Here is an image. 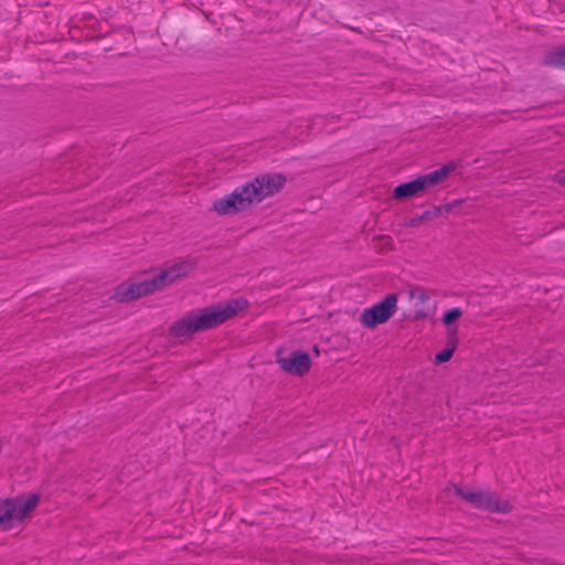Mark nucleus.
I'll use <instances>...</instances> for the list:
<instances>
[{
	"label": "nucleus",
	"instance_id": "1",
	"mask_svg": "<svg viewBox=\"0 0 565 565\" xmlns=\"http://www.w3.org/2000/svg\"><path fill=\"white\" fill-rule=\"evenodd\" d=\"M246 302L244 299H231L192 310L170 326L169 334L173 338H186L198 331L216 328L235 316Z\"/></svg>",
	"mask_w": 565,
	"mask_h": 565
},
{
	"label": "nucleus",
	"instance_id": "2",
	"mask_svg": "<svg viewBox=\"0 0 565 565\" xmlns=\"http://www.w3.org/2000/svg\"><path fill=\"white\" fill-rule=\"evenodd\" d=\"M455 169L456 164L449 162L439 169L422 174L409 182L401 183L395 186L393 198L396 200H404L420 196L440 184Z\"/></svg>",
	"mask_w": 565,
	"mask_h": 565
},
{
	"label": "nucleus",
	"instance_id": "3",
	"mask_svg": "<svg viewBox=\"0 0 565 565\" xmlns=\"http://www.w3.org/2000/svg\"><path fill=\"white\" fill-rule=\"evenodd\" d=\"M38 503L39 495L36 493L0 500V529L8 531L15 524H20Z\"/></svg>",
	"mask_w": 565,
	"mask_h": 565
},
{
	"label": "nucleus",
	"instance_id": "4",
	"mask_svg": "<svg viewBox=\"0 0 565 565\" xmlns=\"http://www.w3.org/2000/svg\"><path fill=\"white\" fill-rule=\"evenodd\" d=\"M455 493L471 507L490 513L507 514L512 511L509 501L500 499L489 490L473 491L467 487H455Z\"/></svg>",
	"mask_w": 565,
	"mask_h": 565
},
{
	"label": "nucleus",
	"instance_id": "5",
	"mask_svg": "<svg viewBox=\"0 0 565 565\" xmlns=\"http://www.w3.org/2000/svg\"><path fill=\"white\" fill-rule=\"evenodd\" d=\"M285 183L286 177L282 173H264L244 183V185L247 188L252 204H254L277 194Z\"/></svg>",
	"mask_w": 565,
	"mask_h": 565
},
{
	"label": "nucleus",
	"instance_id": "6",
	"mask_svg": "<svg viewBox=\"0 0 565 565\" xmlns=\"http://www.w3.org/2000/svg\"><path fill=\"white\" fill-rule=\"evenodd\" d=\"M397 300L396 294L386 295L383 300L362 311L360 322L369 329L386 322L397 311Z\"/></svg>",
	"mask_w": 565,
	"mask_h": 565
},
{
	"label": "nucleus",
	"instance_id": "7",
	"mask_svg": "<svg viewBox=\"0 0 565 565\" xmlns=\"http://www.w3.org/2000/svg\"><path fill=\"white\" fill-rule=\"evenodd\" d=\"M247 192V188L242 184L232 193L215 200L213 209L222 215L243 212L252 205L250 196H248Z\"/></svg>",
	"mask_w": 565,
	"mask_h": 565
},
{
	"label": "nucleus",
	"instance_id": "8",
	"mask_svg": "<svg viewBox=\"0 0 565 565\" xmlns=\"http://www.w3.org/2000/svg\"><path fill=\"white\" fill-rule=\"evenodd\" d=\"M162 288L161 282L158 280V275H156L138 282L120 284L116 289L115 297L121 302L129 301L150 295Z\"/></svg>",
	"mask_w": 565,
	"mask_h": 565
},
{
	"label": "nucleus",
	"instance_id": "9",
	"mask_svg": "<svg viewBox=\"0 0 565 565\" xmlns=\"http://www.w3.org/2000/svg\"><path fill=\"white\" fill-rule=\"evenodd\" d=\"M277 362L281 370L297 376L307 374L311 366L309 354L300 350L290 352L288 356H278Z\"/></svg>",
	"mask_w": 565,
	"mask_h": 565
},
{
	"label": "nucleus",
	"instance_id": "10",
	"mask_svg": "<svg viewBox=\"0 0 565 565\" xmlns=\"http://www.w3.org/2000/svg\"><path fill=\"white\" fill-rule=\"evenodd\" d=\"M194 268L195 264L191 260L178 262L162 269L158 274V280L161 282L162 287H166L177 279L188 276Z\"/></svg>",
	"mask_w": 565,
	"mask_h": 565
},
{
	"label": "nucleus",
	"instance_id": "11",
	"mask_svg": "<svg viewBox=\"0 0 565 565\" xmlns=\"http://www.w3.org/2000/svg\"><path fill=\"white\" fill-rule=\"evenodd\" d=\"M457 327L448 328L446 349L435 355V363L441 364L449 361L457 348Z\"/></svg>",
	"mask_w": 565,
	"mask_h": 565
},
{
	"label": "nucleus",
	"instance_id": "12",
	"mask_svg": "<svg viewBox=\"0 0 565 565\" xmlns=\"http://www.w3.org/2000/svg\"><path fill=\"white\" fill-rule=\"evenodd\" d=\"M544 64L552 67L565 68V47L548 52L544 56Z\"/></svg>",
	"mask_w": 565,
	"mask_h": 565
},
{
	"label": "nucleus",
	"instance_id": "13",
	"mask_svg": "<svg viewBox=\"0 0 565 565\" xmlns=\"http://www.w3.org/2000/svg\"><path fill=\"white\" fill-rule=\"evenodd\" d=\"M462 316V310L460 308H451L447 311L444 312L443 315V322L448 326L449 328L450 324L457 320L458 318H460Z\"/></svg>",
	"mask_w": 565,
	"mask_h": 565
},
{
	"label": "nucleus",
	"instance_id": "14",
	"mask_svg": "<svg viewBox=\"0 0 565 565\" xmlns=\"http://www.w3.org/2000/svg\"><path fill=\"white\" fill-rule=\"evenodd\" d=\"M426 214H429V211H425L420 216L412 218L409 221V225L417 226L423 220L426 218Z\"/></svg>",
	"mask_w": 565,
	"mask_h": 565
},
{
	"label": "nucleus",
	"instance_id": "15",
	"mask_svg": "<svg viewBox=\"0 0 565 565\" xmlns=\"http://www.w3.org/2000/svg\"><path fill=\"white\" fill-rule=\"evenodd\" d=\"M555 180H556L559 184L565 185V169L559 170V171L555 174Z\"/></svg>",
	"mask_w": 565,
	"mask_h": 565
},
{
	"label": "nucleus",
	"instance_id": "16",
	"mask_svg": "<svg viewBox=\"0 0 565 565\" xmlns=\"http://www.w3.org/2000/svg\"><path fill=\"white\" fill-rule=\"evenodd\" d=\"M418 298L422 301H426L428 299V297L425 295L423 290L419 291Z\"/></svg>",
	"mask_w": 565,
	"mask_h": 565
}]
</instances>
